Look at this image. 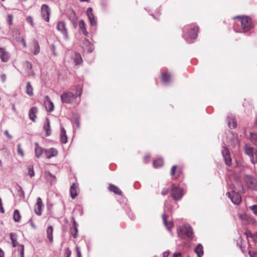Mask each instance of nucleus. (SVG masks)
I'll return each mask as SVG.
<instances>
[{"mask_svg":"<svg viewBox=\"0 0 257 257\" xmlns=\"http://www.w3.org/2000/svg\"><path fill=\"white\" fill-rule=\"evenodd\" d=\"M56 28L57 30L63 35V37L65 39H68L67 30L66 28L65 23L64 22H58Z\"/></svg>","mask_w":257,"mask_h":257,"instance_id":"nucleus-10","label":"nucleus"},{"mask_svg":"<svg viewBox=\"0 0 257 257\" xmlns=\"http://www.w3.org/2000/svg\"><path fill=\"white\" fill-rule=\"evenodd\" d=\"M244 181L247 187L253 190H257V180L250 175H245Z\"/></svg>","mask_w":257,"mask_h":257,"instance_id":"nucleus-8","label":"nucleus"},{"mask_svg":"<svg viewBox=\"0 0 257 257\" xmlns=\"http://www.w3.org/2000/svg\"><path fill=\"white\" fill-rule=\"evenodd\" d=\"M52 47L53 54L54 55H56V53L55 52V46L54 45H52Z\"/></svg>","mask_w":257,"mask_h":257,"instance_id":"nucleus-63","label":"nucleus"},{"mask_svg":"<svg viewBox=\"0 0 257 257\" xmlns=\"http://www.w3.org/2000/svg\"><path fill=\"white\" fill-rule=\"evenodd\" d=\"M4 252L2 248H0V257H4Z\"/></svg>","mask_w":257,"mask_h":257,"instance_id":"nucleus-59","label":"nucleus"},{"mask_svg":"<svg viewBox=\"0 0 257 257\" xmlns=\"http://www.w3.org/2000/svg\"><path fill=\"white\" fill-rule=\"evenodd\" d=\"M44 154L47 159L56 157L58 155V151L55 148H51L44 150Z\"/></svg>","mask_w":257,"mask_h":257,"instance_id":"nucleus-15","label":"nucleus"},{"mask_svg":"<svg viewBox=\"0 0 257 257\" xmlns=\"http://www.w3.org/2000/svg\"><path fill=\"white\" fill-rule=\"evenodd\" d=\"M163 164V161L161 159H158L153 161V166L155 168H158L161 167Z\"/></svg>","mask_w":257,"mask_h":257,"instance_id":"nucleus-38","label":"nucleus"},{"mask_svg":"<svg viewBox=\"0 0 257 257\" xmlns=\"http://www.w3.org/2000/svg\"><path fill=\"white\" fill-rule=\"evenodd\" d=\"M79 29L83 34L86 36H88V33L86 30V24L83 20H80L79 22Z\"/></svg>","mask_w":257,"mask_h":257,"instance_id":"nucleus-27","label":"nucleus"},{"mask_svg":"<svg viewBox=\"0 0 257 257\" xmlns=\"http://www.w3.org/2000/svg\"><path fill=\"white\" fill-rule=\"evenodd\" d=\"M250 158L252 164H257V149L254 151V153L252 154Z\"/></svg>","mask_w":257,"mask_h":257,"instance_id":"nucleus-41","label":"nucleus"},{"mask_svg":"<svg viewBox=\"0 0 257 257\" xmlns=\"http://www.w3.org/2000/svg\"><path fill=\"white\" fill-rule=\"evenodd\" d=\"M226 143L228 146H234L238 144L237 136L232 133H229L226 136Z\"/></svg>","mask_w":257,"mask_h":257,"instance_id":"nucleus-9","label":"nucleus"},{"mask_svg":"<svg viewBox=\"0 0 257 257\" xmlns=\"http://www.w3.org/2000/svg\"><path fill=\"white\" fill-rule=\"evenodd\" d=\"M68 17L69 20L73 23H76L77 17L76 16L75 12L73 10H70L68 12Z\"/></svg>","mask_w":257,"mask_h":257,"instance_id":"nucleus-32","label":"nucleus"},{"mask_svg":"<svg viewBox=\"0 0 257 257\" xmlns=\"http://www.w3.org/2000/svg\"><path fill=\"white\" fill-rule=\"evenodd\" d=\"M81 94L80 92L78 94H75L70 91H65L61 95V99L63 103L70 104L74 100Z\"/></svg>","mask_w":257,"mask_h":257,"instance_id":"nucleus-4","label":"nucleus"},{"mask_svg":"<svg viewBox=\"0 0 257 257\" xmlns=\"http://www.w3.org/2000/svg\"><path fill=\"white\" fill-rule=\"evenodd\" d=\"M76 250L77 252V257H81V253L80 251V248L79 246H76Z\"/></svg>","mask_w":257,"mask_h":257,"instance_id":"nucleus-52","label":"nucleus"},{"mask_svg":"<svg viewBox=\"0 0 257 257\" xmlns=\"http://www.w3.org/2000/svg\"><path fill=\"white\" fill-rule=\"evenodd\" d=\"M60 141L62 144H66L67 142L66 131L63 127H61Z\"/></svg>","mask_w":257,"mask_h":257,"instance_id":"nucleus-29","label":"nucleus"},{"mask_svg":"<svg viewBox=\"0 0 257 257\" xmlns=\"http://www.w3.org/2000/svg\"><path fill=\"white\" fill-rule=\"evenodd\" d=\"M173 257H182L181 253L180 252L174 253Z\"/></svg>","mask_w":257,"mask_h":257,"instance_id":"nucleus-57","label":"nucleus"},{"mask_svg":"<svg viewBox=\"0 0 257 257\" xmlns=\"http://www.w3.org/2000/svg\"><path fill=\"white\" fill-rule=\"evenodd\" d=\"M161 79L164 83L167 84L171 80L170 74L168 73L163 74L162 75Z\"/></svg>","mask_w":257,"mask_h":257,"instance_id":"nucleus-37","label":"nucleus"},{"mask_svg":"<svg viewBox=\"0 0 257 257\" xmlns=\"http://www.w3.org/2000/svg\"><path fill=\"white\" fill-rule=\"evenodd\" d=\"M239 219L244 223H249L251 220H254V219L249 217L246 213H240L238 215Z\"/></svg>","mask_w":257,"mask_h":257,"instance_id":"nucleus-25","label":"nucleus"},{"mask_svg":"<svg viewBox=\"0 0 257 257\" xmlns=\"http://www.w3.org/2000/svg\"><path fill=\"white\" fill-rule=\"evenodd\" d=\"M86 13L90 25L92 27H96L97 26V21L93 14L92 13V8H88L87 9Z\"/></svg>","mask_w":257,"mask_h":257,"instance_id":"nucleus-13","label":"nucleus"},{"mask_svg":"<svg viewBox=\"0 0 257 257\" xmlns=\"http://www.w3.org/2000/svg\"><path fill=\"white\" fill-rule=\"evenodd\" d=\"M28 174L29 175V176L31 177L34 176L35 173H34L33 166H31V165L29 166L28 168Z\"/></svg>","mask_w":257,"mask_h":257,"instance_id":"nucleus-42","label":"nucleus"},{"mask_svg":"<svg viewBox=\"0 0 257 257\" xmlns=\"http://www.w3.org/2000/svg\"><path fill=\"white\" fill-rule=\"evenodd\" d=\"M53 228L52 226H49L47 229V238L49 239V241L52 242L53 241Z\"/></svg>","mask_w":257,"mask_h":257,"instance_id":"nucleus-33","label":"nucleus"},{"mask_svg":"<svg viewBox=\"0 0 257 257\" xmlns=\"http://www.w3.org/2000/svg\"><path fill=\"white\" fill-rule=\"evenodd\" d=\"M195 252L197 254L198 257H202L203 254V247L202 244H198L194 249Z\"/></svg>","mask_w":257,"mask_h":257,"instance_id":"nucleus-30","label":"nucleus"},{"mask_svg":"<svg viewBox=\"0 0 257 257\" xmlns=\"http://www.w3.org/2000/svg\"><path fill=\"white\" fill-rule=\"evenodd\" d=\"M26 71L29 77L34 76L35 73L33 72L32 68L31 69L26 70Z\"/></svg>","mask_w":257,"mask_h":257,"instance_id":"nucleus-49","label":"nucleus"},{"mask_svg":"<svg viewBox=\"0 0 257 257\" xmlns=\"http://www.w3.org/2000/svg\"><path fill=\"white\" fill-rule=\"evenodd\" d=\"M72 224L70 228L71 234L74 238H76L78 237V224L74 217L72 218Z\"/></svg>","mask_w":257,"mask_h":257,"instance_id":"nucleus-17","label":"nucleus"},{"mask_svg":"<svg viewBox=\"0 0 257 257\" xmlns=\"http://www.w3.org/2000/svg\"><path fill=\"white\" fill-rule=\"evenodd\" d=\"M38 112V109L36 107H32L30 108L29 113V116L30 119L35 121L37 117L36 114Z\"/></svg>","mask_w":257,"mask_h":257,"instance_id":"nucleus-23","label":"nucleus"},{"mask_svg":"<svg viewBox=\"0 0 257 257\" xmlns=\"http://www.w3.org/2000/svg\"><path fill=\"white\" fill-rule=\"evenodd\" d=\"M74 123L75 124H76L77 125V127H79V121L77 120V119H76L74 121Z\"/></svg>","mask_w":257,"mask_h":257,"instance_id":"nucleus-61","label":"nucleus"},{"mask_svg":"<svg viewBox=\"0 0 257 257\" xmlns=\"http://www.w3.org/2000/svg\"><path fill=\"white\" fill-rule=\"evenodd\" d=\"M70 192L72 199H75L77 196V186L74 183L70 187Z\"/></svg>","mask_w":257,"mask_h":257,"instance_id":"nucleus-28","label":"nucleus"},{"mask_svg":"<svg viewBox=\"0 0 257 257\" xmlns=\"http://www.w3.org/2000/svg\"><path fill=\"white\" fill-rule=\"evenodd\" d=\"M1 79L2 81L4 83L6 80V75L5 74H2L1 75Z\"/></svg>","mask_w":257,"mask_h":257,"instance_id":"nucleus-55","label":"nucleus"},{"mask_svg":"<svg viewBox=\"0 0 257 257\" xmlns=\"http://www.w3.org/2000/svg\"><path fill=\"white\" fill-rule=\"evenodd\" d=\"M0 211L2 213H4L5 212L3 205L0 206Z\"/></svg>","mask_w":257,"mask_h":257,"instance_id":"nucleus-62","label":"nucleus"},{"mask_svg":"<svg viewBox=\"0 0 257 257\" xmlns=\"http://www.w3.org/2000/svg\"><path fill=\"white\" fill-rule=\"evenodd\" d=\"M109 190L111 192H114L116 194L121 195V191L115 185L110 184L109 186Z\"/></svg>","mask_w":257,"mask_h":257,"instance_id":"nucleus-36","label":"nucleus"},{"mask_svg":"<svg viewBox=\"0 0 257 257\" xmlns=\"http://www.w3.org/2000/svg\"><path fill=\"white\" fill-rule=\"evenodd\" d=\"M40 51V48L38 42L34 40L32 42V48H31V52L34 55H37Z\"/></svg>","mask_w":257,"mask_h":257,"instance_id":"nucleus-21","label":"nucleus"},{"mask_svg":"<svg viewBox=\"0 0 257 257\" xmlns=\"http://www.w3.org/2000/svg\"><path fill=\"white\" fill-rule=\"evenodd\" d=\"M12 109L14 111L16 112V107H15V105L14 104H12Z\"/></svg>","mask_w":257,"mask_h":257,"instance_id":"nucleus-64","label":"nucleus"},{"mask_svg":"<svg viewBox=\"0 0 257 257\" xmlns=\"http://www.w3.org/2000/svg\"><path fill=\"white\" fill-rule=\"evenodd\" d=\"M4 134L7 136V137L9 139H12L13 138V137L12 135H11L9 133L8 130H6L4 132Z\"/></svg>","mask_w":257,"mask_h":257,"instance_id":"nucleus-54","label":"nucleus"},{"mask_svg":"<svg viewBox=\"0 0 257 257\" xmlns=\"http://www.w3.org/2000/svg\"><path fill=\"white\" fill-rule=\"evenodd\" d=\"M199 28L194 24L186 26L183 30V37L188 43H192L197 37Z\"/></svg>","mask_w":257,"mask_h":257,"instance_id":"nucleus-2","label":"nucleus"},{"mask_svg":"<svg viewBox=\"0 0 257 257\" xmlns=\"http://www.w3.org/2000/svg\"><path fill=\"white\" fill-rule=\"evenodd\" d=\"M50 10L47 5H43L41 7V16L44 20L48 22L49 21Z\"/></svg>","mask_w":257,"mask_h":257,"instance_id":"nucleus-11","label":"nucleus"},{"mask_svg":"<svg viewBox=\"0 0 257 257\" xmlns=\"http://www.w3.org/2000/svg\"><path fill=\"white\" fill-rule=\"evenodd\" d=\"M170 254V252L169 251H165L163 253V257H168Z\"/></svg>","mask_w":257,"mask_h":257,"instance_id":"nucleus-58","label":"nucleus"},{"mask_svg":"<svg viewBox=\"0 0 257 257\" xmlns=\"http://www.w3.org/2000/svg\"><path fill=\"white\" fill-rule=\"evenodd\" d=\"M18 249L20 251L21 257H24V246L22 244L19 245Z\"/></svg>","mask_w":257,"mask_h":257,"instance_id":"nucleus-45","label":"nucleus"},{"mask_svg":"<svg viewBox=\"0 0 257 257\" xmlns=\"http://www.w3.org/2000/svg\"><path fill=\"white\" fill-rule=\"evenodd\" d=\"M15 188L16 190L18 191V194L20 197H24L25 196V193L23 191L22 188L21 186H20L19 184H17L15 186Z\"/></svg>","mask_w":257,"mask_h":257,"instance_id":"nucleus-39","label":"nucleus"},{"mask_svg":"<svg viewBox=\"0 0 257 257\" xmlns=\"http://www.w3.org/2000/svg\"><path fill=\"white\" fill-rule=\"evenodd\" d=\"M234 18L235 22L233 24V29L235 32L246 33L253 28L252 22L249 17L237 16Z\"/></svg>","mask_w":257,"mask_h":257,"instance_id":"nucleus-1","label":"nucleus"},{"mask_svg":"<svg viewBox=\"0 0 257 257\" xmlns=\"http://www.w3.org/2000/svg\"><path fill=\"white\" fill-rule=\"evenodd\" d=\"M26 93L30 96H32L34 95L33 93V88L30 82H28L27 83L26 87Z\"/></svg>","mask_w":257,"mask_h":257,"instance_id":"nucleus-35","label":"nucleus"},{"mask_svg":"<svg viewBox=\"0 0 257 257\" xmlns=\"http://www.w3.org/2000/svg\"><path fill=\"white\" fill-rule=\"evenodd\" d=\"M183 189L175 184L172 185L171 196L176 201L180 200L183 196Z\"/></svg>","mask_w":257,"mask_h":257,"instance_id":"nucleus-7","label":"nucleus"},{"mask_svg":"<svg viewBox=\"0 0 257 257\" xmlns=\"http://www.w3.org/2000/svg\"><path fill=\"white\" fill-rule=\"evenodd\" d=\"M82 47L84 50L89 53L92 52L94 49L93 44H91L87 39L83 40Z\"/></svg>","mask_w":257,"mask_h":257,"instance_id":"nucleus-18","label":"nucleus"},{"mask_svg":"<svg viewBox=\"0 0 257 257\" xmlns=\"http://www.w3.org/2000/svg\"><path fill=\"white\" fill-rule=\"evenodd\" d=\"M249 209L252 211L253 214L257 216V205H253L249 207Z\"/></svg>","mask_w":257,"mask_h":257,"instance_id":"nucleus-46","label":"nucleus"},{"mask_svg":"<svg viewBox=\"0 0 257 257\" xmlns=\"http://www.w3.org/2000/svg\"><path fill=\"white\" fill-rule=\"evenodd\" d=\"M248 253L250 257H257V252H253L251 253L250 251H249Z\"/></svg>","mask_w":257,"mask_h":257,"instance_id":"nucleus-56","label":"nucleus"},{"mask_svg":"<svg viewBox=\"0 0 257 257\" xmlns=\"http://www.w3.org/2000/svg\"><path fill=\"white\" fill-rule=\"evenodd\" d=\"M45 105L48 112L53 111L54 105L48 96H46L45 98Z\"/></svg>","mask_w":257,"mask_h":257,"instance_id":"nucleus-19","label":"nucleus"},{"mask_svg":"<svg viewBox=\"0 0 257 257\" xmlns=\"http://www.w3.org/2000/svg\"><path fill=\"white\" fill-rule=\"evenodd\" d=\"M13 218L16 222H19L20 221L21 216L18 210L14 211Z\"/></svg>","mask_w":257,"mask_h":257,"instance_id":"nucleus-40","label":"nucleus"},{"mask_svg":"<svg viewBox=\"0 0 257 257\" xmlns=\"http://www.w3.org/2000/svg\"><path fill=\"white\" fill-rule=\"evenodd\" d=\"M27 22L29 23L32 27L34 26L33 18L31 16H28L26 18Z\"/></svg>","mask_w":257,"mask_h":257,"instance_id":"nucleus-47","label":"nucleus"},{"mask_svg":"<svg viewBox=\"0 0 257 257\" xmlns=\"http://www.w3.org/2000/svg\"><path fill=\"white\" fill-rule=\"evenodd\" d=\"M169 192V189H167V188H163L162 192H161V194L162 195H165L166 194H167Z\"/></svg>","mask_w":257,"mask_h":257,"instance_id":"nucleus-53","label":"nucleus"},{"mask_svg":"<svg viewBox=\"0 0 257 257\" xmlns=\"http://www.w3.org/2000/svg\"><path fill=\"white\" fill-rule=\"evenodd\" d=\"M43 208L44 205L42 200L40 197H38L37 199V202L35 206V212L38 215H41L42 214Z\"/></svg>","mask_w":257,"mask_h":257,"instance_id":"nucleus-14","label":"nucleus"},{"mask_svg":"<svg viewBox=\"0 0 257 257\" xmlns=\"http://www.w3.org/2000/svg\"><path fill=\"white\" fill-rule=\"evenodd\" d=\"M221 153L225 164L228 166H230L231 165V159L228 149L225 147H223L221 151Z\"/></svg>","mask_w":257,"mask_h":257,"instance_id":"nucleus-12","label":"nucleus"},{"mask_svg":"<svg viewBox=\"0 0 257 257\" xmlns=\"http://www.w3.org/2000/svg\"><path fill=\"white\" fill-rule=\"evenodd\" d=\"M21 145L20 144H19L17 145V152H18V154L19 155H20V156H21L22 157H24V153L23 151L22 150V149H21Z\"/></svg>","mask_w":257,"mask_h":257,"instance_id":"nucleus-43","label":"nucleus"},{"mask_svg":"<svg viewBox=\"0 0 257 257\" xmlns=\"http://www.w3.org/2000/svg\"><path fill=\"white\" fill-rule=\"evenodd\" d=\"M178 236L183 239L191 240L193 238V232L191 226L186 224L178 229Z\"/></svg>","mask_w":257,"mask_h":257,"instance_id":"nucleus-3","label":"nucleus"},{"mask_svg":"<svg viewBox=\"0 0 257 257\" xmlns=\"http://www.w3.org/2000/svg\"><path fill=\"white\" fill-rule=\"evenodd\" d=\"M230 189L231 190V192H227L226 195L230 199L232 202L235 205H238L241 202V196L234 190V185H231L230 186Z\"/></svg>","mask_w":257,"mask_h":257,"instance_id":"nucleus-5","label":"nucleus"},{"mask_svg":"<svg viewBox=\"0 0 257 257\" xmlns=\"http://www.w3.org/2000/svg\"><path fill=\"white\" fill-rule=\"evenodd\" d=\"M71 253V250L68 248H67L65 250V257H70Z\"/></svg>","mask_w":257,"mask_h":257,"instance_id":"nucleus-51","label":"nucleus"},{"mask_svg":"<svg viewBox=\"0 0 257 257\" xmlns=\"http://www.w3.org/2000/svg\"><path fill=\"white\" fill-rule=\"evenodd\" d=\"M24 66L25 67L26 70L28 69H31L32 68V64L28 61H26L25 62Z\"/></svg>","mask_w":257,"mask_h":257,"instance_id":"nucleus-48","label":"nucleus"},{"mask_svg":"<svg viewBox=\"0 0 257 257\" xmlns=\"http://www.w3.org/2000/svg\"><path fill=\"white\" fill-rule=\"evenodd\" d=\"M43 129L46 132V136H49L51 134V130L49 119L48 118H46V122L43 125Z\"/></svg>","mask_w":257,"mask_h":257,"instance_id":"nucleus-24","label":"nucleus"},{"mask_svg":"<svg viewBox=\"0 0 257 257\" xmlns=\"http://www.w3.org/2000/svg\"><path fill=\"white\" fill-rule=\"evenodd\" d=\"M13 16L12 14H9L7 16V21L9 25L13 24Z\"/></svg>","mask_w":257,"mask_h":257,"instance_id":"nucleus-44","label":"nucleus"},{"mask_svg":"<svg viewBox=\"0 0 257 257\" xmlns=\"http://www.w3.org/2000/svg\"><path fill=\"white\" fill-rule=\"evenodd\" d=\"M227 121L230 128L233 129L236 127L237 121L235 116L233 114H230L227 116Z\"/></svg>","mask_w":257,"mask_h":257,"instance_id":"nucleus-16","label":"nucleus"},{"mask_svg":"<svg viewBox=\"0 0 257 257\" xmlns=\"http://www.w3.org/2000/svg\"><path fill=\"white\" fill-rule=\"evenodd\" d=\"M22 42L23 43L24 47L26 48L27 47V44L24 39H22Z\"/></svg>","mask_w":257,"mask_h":257,"instance_id":"nucleus-60","label":"nucleus"},{"mask_svg":"<svg viewBox=\"0 0 257 257\" xmlns=\"http://www.w3.org/2000/svg\"><path fill=\"white\" fill-rule=\"evenodd\" d=\"M10 57V55L4 49L0 48V58L3 62H7Z\"/></svg>","mask_w":257,"mask_h":257,"instance_id":"nucleus-22","label":"nucleus"},{"mask_svg":"<svg viewBox=\"0 0 257 257\" xmlns=\"http://www.w3.org/2000/svg\"><path fill=\"white\" fill-rule=\"evenodd\" d=\"M176 168H177V166H176V165L172 166V167L171 168V175L172 176H173L175 175Z\"/></svg>","mask_w":257,"mask_h":257,"instance_id":"nucleus-50","label":"nucleus"},{"mask_svg":"<svg viewBox=\"0 0 257 257\" xmlns=\"http://www.w3.org/2000/svg\"><path fill=\"white\" fill-rule=\"evenodd\" d=\"M10 238L12 240V243L13 247H16L18 245V242L17 241V235L16 233L11 232L10 234Z\"/></svg>","mask_w":257,"mask_h":257,"instance_id":"nucleus-34","label":"nucleus"},{"mask_svg":"<svg viewBox=\"0 0 257 257\" xmlns=\"http://www.w3.org/2000/svg\"><path fill=\"white\" fill-rule=\"evenodd\" d=\"M244 152L245 154L250 157L252 154L254 153V149L252 147H251L249 145H245L244 146Z\"/></svg>","mask_w":257,"mask_h":257,"instance_id":"nucleus-31","label":"nucleus"},{"mask_svg":"<svg viewBox=\"0 0 257 257\" xmlns=\"http://www.w3.org/2000/svg\"><path fill=\"white\" fill-rule=\"evenodd\" d=\"M35 156L37 158H39L43 153H44V150L42 147H41L39 144L37 142L35 143Z\"/></svg>","mask_w":257,"mask_h":257,"instance_id":"nucleus-20","label":"nucleus"},{"mask_svg":"<svg viewBox=\"0 0 257 257\" xmlns=\"http://www.w3.org/2000/svg\"><path fill=\"white\" fill-rule=\"evenodd\" d=\"M171 208L169 205H168L167 202H165L164 205V213L162 214V218L164 224L167 228V229L170 230L173 226V222L170 221L168 222L167 218L168 217L169 215L167 214V212H171Z\"/></svg>","mask_w":257,"mask_h":257,"instance_id":"nucleus-6","label":"nucleus"},{"mask_svg":"<svg viewBox=\"0 0 257 257\" xmlns=\"http://www.w3.org/2000/svg\"><path fill=\"white\" fill-rule=\"evenodd\" d=\"M72 59L74 60L76 65H78L82 62V59L80 54L77 52H75L72 56Z\"/></svg>","mask_w":257,"mask_h":257,"instance_id":"nucleus-26","label":"nucleus"}]
</instances>
